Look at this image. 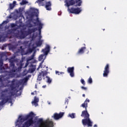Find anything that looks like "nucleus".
<instances>
[{"instance_id":"nucleus-1","label":"nucleus","mask_w":127,"mask_h":127,"mask_svg":"<svg viewBox=\"0 0 127 127\" xmlns=\"http://www.w3.org/2000/svg\"><path fill=\"white\" fill-rule=\"evenodd\" d=\"M81 117L84 118L82 120V124L84 127L87 126L88 127H92L93 126V122L90 119V114L88 113L87 109L82 111Z\"/></svg>"},{"instance_id":"nucleus-2","label":"nucleus","mask_w":127,"mask_h":127,"mask_svg":"<svg viewBox=\"0 0 127 127\" xmlns=\"http://www.w3.org/2000/svg\"><path fill=\"white\" fill-rule=\"evenodd\" d=\"M38 31L37 28H28V31H21L19 33L16 35V37L18 39H24L28 36L31 35L33 33Z\"/></svg>"},{"instance_id":"nucleus-3","label":"nucleus","mask_w":127,"mask_h":127,"mask_svg":"<svg viewBox=\"0 0 127 127\" xmlns=\"http://www.w3.org/2000/svg\"><path fill=\"white\" fill-rule=\"evenodd\" d=\"M5 56V53L3 52H0V70H1L2 73H7L8 71L6 70L8 67L3 66V61L2 60L3 57Z\"/></svg>"},{"instance_id":"nucleus-4","label":"nucleus","mask_w":127,"mask_h":127,"mask_svg":"<svg viewBox=\"0 0 127 127\" xmlns=\"http://www.w3.org/2000/svg\"><path fill=\"white\" fill-rule=\"evenodd\" d=\"M9 62L10 63L9 68L10 69V71L8 73H11L16 72V67L14 64V58L11 57L9 59Z\"/></svg>"},{"instance_id":"nucleus-5","label":"nucleus","mask_w":127,"mask_h":127,"mask_svg":"<svg viewBox=\"0 0 127 127\" xmlns=\"http://www.w3.org/2000/svg\"><path fill=\"white\" fill-rule=\"evenodd\" d=\"M48 67L46 66V70L42 71L40 72L38 75L37 80L39 81H41L42 80V76L43 79H45V76H47L48 74Z\"/></svg>"},{"instance_id":"nucleus-6","label":"nucleus","mask_w":127,"mask_h":127,"mask_svg":"<svg viewBox=\"0 0 127 127\" xmlns=\"http://www.w3.org/2000/svg\"><path fill=\"white\" fill-rule=\"evenodd\" d=\"M54 123L53 121L50 120L45 121L39 127H54Z\"/></svg>"},{"instance_id":"nucleus-7","label":"nucleus","mask_w":127,"mask_h":127,"mask_svg":"<svg viewBox=\"0 0 127 127\" xmlns=\"http://www.w3.org/2000/svg\"><path fill=\"white\" fill-rule=\"evenodd\" d=\"M68 10L70 13L74 14H79L82 11V9L79 7H71L70 8H68Z\"/></svg>"},{"instance_id":"nucleus-8","label":"nucleus","mask_w":127,"mask_h":127,"mask_svg":"<svg viewBox=\"0 0 127 127\" xmlns=\"http://www.w3.org/2000/svg\"><path fill=\"white\" fill-rule=\"evenodd\" d=\"M64 114V112H60L59 114L58 113H55L54 115L52 116V118H53L55 120H59L63 117Z\"/></svg>"},{"instance_id":"nucleus-9","label":"nucleus","mask_w":127,"mask_h":127,"mask_svg":"<svg viewBox=\"0 0 127 127\" xmlns=\"http://www.w3.org/2000/svg\"><path fill=\"white\" fill-rule=\"evenodd\" d=\"M8 101H10V103H12V99L11 98H9L8 96H5V98H2V100L0 102V106H3Z\"/></svg>"},{"instance_id":"nucleus-10","label":"nucleus","mask_w":127,"mask_h":127,"mask_svg":"<svg viewBox=\"0 0 127 127\" xmlns=\"http://www.w3.org/2000/svg\"><path fill=\"white\" fill-rule=\"evenodd\" d=\"M34 121L32 118L27 119V120L23 124L25 127H30L34 125Z\"/></svg>"},{"instance_id":"nucleus-11","label":"nucleus","mask_w":127,"mask_h":127,"mask_svg":"<svg viewBox=\"0 0 127 127\" xmlns=\"http://www.w3.org/2000/svg\"><path fill=\"white\" fill-rule=\"evenodd\" d=\"M109 72H110L109 64H107L105 66L104 70L103 71V77H107Z\"/></svg>"},{"instance_id":"nucleus-12","label":"nucleus","mask_w":127,"mask_h":127,"mask_svg":"<svg viewBox=\"0 0 127 127\" xmlns=\"http://www.w3.org/2000/svg\"><path fill=\"white\" fill-rule=\"evenodd\" d=\"M51 47L49 45H47L45 48L42 49V52L44 53V55L47 56L50 52Z\"/></svg>"},{"instance_id":"nucleus-13","label":"nucleus","mask_w":127,"mask_h":127,"mask_svg":"<svg viewBox=\"0 0 127 127\" xmlns=\"http://www.w3.org/2000/svg\"><path fill=\"white\" fill-rule=\"evenodd\" d=\"M67 71L69 73L70 77H74V66L67 67Z\"/></svg>"},{"instance_id":"nucleus-14","label":"nucleus","mask_w":127,"mask_h":127,"mask_svg":"<svg viewBox=\"0 0 127 127\" xmlns=\"http://www.w3.org/2000/svg\"><path fill=\"white\" fill-rule=\"evenodd\" d=\"M78 3V0H69L66 2V5L67 7L75 5V4Z\"/></svg>"},{"instance_id":"nucleus-15","label":"nucleus","mask_w":127,"mask_h":127,"mask_svg":"<svg viewBox=\"0 0 127 127\" xmlns=\"http://www.w3.org/2000/svg\"><path fill=\"white\" fill-rule=\"evenodd\" d=\"M52 2L51 1H46L45 4V8L47 10L50 11L52 10Z\"/></svg>"},{"instance_id":"nucleus-16","label":"nucleus","mask_w":127,"mask_h":127,"mask_svg":"<svg viewBox=\"0 0 127 127\" xmlns=\"http://www.w3.org/2000/svg\"><path fill=\"white\" fill-rule=\"evenodd\" d=\"M15 85V80L13 79L11 81V84L10 85V88L11 91H16V92H18V91L16 89V87L14 86Z\"/></svg>"},{"instance_id":"nucleus-17","label":"nucleus","mask_w":127,"mask_h":127,"mask_svg":"<svg viewBox=\"0 0 127 127\" xmlns=\"http://www.w3.org/2000/svg\"><path fill=\"white\" fill-rule=\"evenodd\" d=\"M85 50H86V47H82L79 49L77 53V55H81L85 53Z\"/></svg>"},{"instance_id":"nucleus-18","label":"nucleus","mask_w":127,"mask_h":127,"mask_svg":"<svg viewBox=\"0 0 127 127\" xmlns=\"http://www.w3.org/2000/svg\"><path fill=\"white\" fill-rule=\"evenodd\" d=\"M90 102V100H89L88 98H87L83 103L81 104V107L83 108H85V109H87V108H88V103Z\"/></svg>"},{"instance_id":"nucleus-19","label":"nucleus","mask_w":127,"mask_h":127,"mask_svg":"<svg viewBox=\"0 0 127 127\" xmlns=\"http://www.w3.org/2000/svg\"><path fill=\"white\" fill-rule=\"evenodd\" d=\"M28 119H26V116H20L17 120V122L23 123L25 121H27Z\"/></svg>"},{"instance_id":"nucleus-20","label":"nucleus","mask_w":127,"mask_h":127,"mask_svg":"<svg viewBox=\"0 0 127 127\" xmlns=\"http://www.w3.org/2000/svg\"><path fill=\"white\" fill-rule=\"evenodd\" d=\"M35 116V114L33 112H31L29 113V114L26 115V119H27V120L30 119H32V120H33L34 116Z\"/></svg>"},{"instance_id":"nucleus-21","label":"nucleus","mask_w":127,"mask_h":127,"mask_svg":"<svg viewBox=\"0 0 127 127\" xmlns=\"http://www.w3.org/2000/svg\"><path fill=\"white\" fill-rule=\"evenodd\" d=\"M39 102V99L36 96L34 97V101H32V104H34L36 106H38V103Z\"/></svg>"},{"instance_id":"nucleus-22","label":"nucleus","mask_w":127,"mask_h":127,"mask_svg":"<svg viewBox=\"0 0 127 127\" xmlns=\"http://www.w3.org/2000/svg\"><path fill=\"white\" fill-rule=\"evenodd\" d=\"M35 56V53H33L30 57H29L27 59V62H30L32 60H34Z\"/></svg>"},{"instance_id":"nucleus-23","label":"nucleus","mask_w":127,"mask_h":127,"mask_svg":"<svg viewBox=\"0 0 127 127\" xmlns=\"http://www.w3.org/2000/svg\"><path fill=\"white\" fill-rule=\"evenodd\" d=\"M7 92H8L7 89H5L4 90H2L1 93V97L4 98L5 97V94H4V93H6Z\"/></svg>"},{"instance_id":"nucleus-24","label":"nucleus","mask_w":127,"mask_h":127,"mask_svg":"<svg viewBox=\"0 0 127 127\" xmlns=\"http://www.w3.org/2000/svg\"><path fill=\"white\" fill-rule=\"evenodd\" d=\"M42 40H39L38 41L36 42V45L37 47H41L42 45Z\"/></svg>"},{"instance_id":"nucleus-25","label":"nucleus","mask_w":127,"mask_h":127,"mask_svg":"<svg viewBox=\"0 0 127 127\" xmlns=\"http://www.w3.org/2000/svg\"><path fill=\"white\" fill-rule=\"evenodd\" d=\"M46 78H47V83L48 84H51L52 82V79L48 76H46Z\"/></svg>"},{"instance_id":"nucleus-26","label":"nucleus","mask_w":127,"mask_h":127,"mask_svg":"<svg viewBox=\"0 0 127 127\" xmlns=\"http://www.w3.org/2000/svg\"><path fill=\"white\" fill-rule=\"evenodd\" d=\"M37 123L38 124H42L43 123H44V120L43 118H40L37 121Z\"/></svg>"},{"instance_id":"nucleus-27","label":"nucleus","mask_w":127,"mask_h":127,"mask_svg":"<svg viewBox=\"0 0 127 127\" xmlns=\"http://www.w3.org/2000/svg\"><path fill=\"white\" fill-rule=\"evenodd\" d=\"M75 113H71V114H69L68 116L71 118V119H74L75 118Z\"/></svg>"},{"instance_id":"nucleus-28","label":"nucleus","mask_w":127,"mask_h":127,"mask_svg":"<svg viewBox=\"0 0 127 127\" xmlns=\"http://www.w3.org/2000/svg\"><path fill=\"white\" fill-rule=\"evenodd\" d=\"M29 80L28 77H26L22 80V82L26 83Z\"/></svg>"},{"instance_id":"nucleus-29","label":"nucleus","mask_w":127,"mask_h":127,"mask_svg":"<svg viewBox=\"0 0 127 127\" xmlns=\"http://www.w3.org/2000/svg\"><path fill=\"white\" fill-rule=\"evenodd\" d=\"M28 3V1L26 0H22V2H20V5H24Z\"/></svg>"},{"instance_id":"nucleus-30","label":"nucleus","mask_w":127,"mask_h":127,"mask_svg":"<svg viewBox=\"0 0 127 127\" xmlns=\"http://www.w3.org/2000/svg\"><path fill=\"white\" fill-rule=\"evenodd\" d=\"M36 21H37V25H38V26L42 25V23L40 22V21L39 20V18L38 17L37 18Z\"/></svg>"},{"instance_id":"nucleus-31","label":"nucleus","mask_w":127,"mask_h":127,"mask_svg":"<svg viewBox=\"0 0 127 127\" xmlns=\"http://www.w3.org/2000/svg\"><path fill=\"white\" fill-rule=\"evenodd\" d=\"M21 84V82L19 81H17L15 83L16 87L19 88L20 86V84Z\"/></svg>"},{"instance_id":"nucleus-32","label":"nucleus","mask_w":127,"mask_h":127,"mask_svg":"<svg viewBox=\"0 0 127 127\" xmlns=\"http://www.w3.org/2000/svg\"><path fill=\"white\" fill-rule=\"evenodd\" d=\"M88 83L89 84H92V83H93V80L92 79V77H91V76H90V77L88 78Z\"/></svg>"},{"instance_id":"nucleus-33","label":"nucleus","mask_w":127,"mask_h":127,"mask_svg":"<svg viewBox=\"0 0 127 127\" xmlns=\"http://www.w3.org/2000/svg\"><path fill=\"white\" fill-rule=\"evenodd\" d=\"M44 55H41L39 57V61H42L43 60Z\"/></svg>"},{"instance_id":"nucleus-34","label":"nucleus","mask_w":127,"mask_h":127,"mask_svg":"<svg viewBox=\"0 0 127 127\" xmlns=\"http://www.w3.org/2000/svg\"><path fill=\"white\" fill-rule=\"evenodd\" d=\"M77 1H78V3L76 5V6H81V5L82 4V0H78Z\"/></svg>"},{"instance_id":"nucleus-35","label":"nucleus","mask_w":127,"mask_h":127,"mask_svg":"<svg viewBox=\"0 0 127 127\" xmlns=\"http://www.w3.org/2000/svg\"><path fill=\"white\" fill-rule=\"evenodd\" d=\"M43 24H41V25H39V34H41V30L43 28Z\"/></svg>"},{"instance_id":"nucleus-36","label":"nucleus","mask_w":127,"mask_h":127,"mask_svg":"<svg viewBox=\"0 0 127 127\" xmlns=\"http://www.w3.org/2000/svg\"><path fill=\"white\" fill-rule=\"evenodd\" d=\"M33 50H34L32 48H29L27 51L29 53H32L33 52Z\"/></svg>"},{"instance_id":"nucleus-37","label":"nucleus","mask_w":127,"mask_h":127,"mask_svg":"<svg viewBox=\"0 0 127 127\" xmlns=\"http://www.w3.org/2000/svg\"><path fill=\"white\" fill-rule=\"evenodd\" d=\"M63 73H64L63 72H60L58 70H56V74H58V75H60V74H62Z\"/></svg>"},{"instance_id":"nucleus-38","label":"nucleus","mask_w":127,"mask_h":127,"mask_svg":"<svg viewBox=\"0 0 127 127\" xmlns=\"http://www.w3.org/2000/svg\"><path fill=\"white\" fill-rule=\"evenodd\" d=\"M81 83L83 85H85L86 84V82H85V80H84V79H81Z\"/></svg>"},{"instance_id":"nucleus-39","label":"nucleus","mask_w":127,"mask_h":127,"mask_svg":"<svg viewBox=\"0 0 127 127\" xmlns=\"http://www.w3.org/2000/svg\"><path fill=\"white\" fill-rule=\"evenodd\" d=\"M29 71L31 73H33L35 71V68H31L29 69Z\"/></svg>"},{"instance_id":"nucleus-40","label":"nucleus","mask_w":127,"mask_h":127,"mask_svg":"<svg viewBox=\"0 0 127 127\" xmlns=\"http://www.w3.org/2000/svg\"><path fill=\"white\" fill-rule=\"evenodd\" d=\"M9 7L10 9H13L14 7V5L13 4H10Z\"/></svg>"},{"instance_id":"nucleus-41","label":"nucleus","mask_w":127,"mask_h":127,"mask_svg":"<svg viewBox=\"0 0 127 127\" xmlns=\"http://www.w3.org/2000/svg\"><path fill=\"white\" fill-rule=\"evenodd\" d=\"M29 64V62L27 60L26 63L25 64V67H27Z\"/></svg>"},{"instance_id":"nucleus-42","label":"nucleus","mask_w":127,"mask_h":127,"mask_svg":"<svg viewBox=\"0 0 127 127\" xmlns=\"http://www.w3.org/2000/svg\"><path fill=\"white\" fill-rule=\"evenodd\" d=\"M22 67H23V64H22L21 63V64H20V65L18 67V69L19 70H20V69H21L22 68Z\"/></svg>"},{"instance_id":"nucleus-43","label":"nucleus","mask_w":127,"mask_h":127,"mask_svg":"<svg viewBox=\"0 0 127 127\" xmlns=\"http://www.w3.org/2000/svg\"><path fill=\"white\" fill-rule=\"evenodd\" d=\"M15 26H16L15 24H14V23H11V28H14V27H15Z\"/></svg>"},{"instance_id":"nucleus-44","label":"nucleus","mask_w":127,"mask_h":127,"mask_svg":"<svg viewBox=\"0 0 127 127\" xmlns=\"http://www.w3.org/2000/svg\"><path fill=\"white\" fill-rule=\"evenodd\" d=\"M81 88L83 90H87V87H84V86H81Z\"/></svg>"},{"instance_id":"nucleus-45","label":"nucleus","mask_w":127,"mask_h":127,"mask_svg":"<svg viewBox=\"0 0 127 127\" xmlns=\"http://www.w3.org/2000/svg\"><path fill=\"white\" fill-rule=\"evenodd\" d=\"M33 27V25L32 24H29V25L28 26L29 28H32Z\"/></svg>"},{"instance_id":"nucleus-46","label":"nucleus","mask_w":127,"mask_h":127,"mask_svg":"<svg viewBox=\"0 0 127 127\" xmlns=\"http://www.w3.org/2000/svg\"><path fill=\"white\" fill-rule=\"evenodd\" d=\"M10 94L11 96H14V94L13 93V92H10Z\"/></svg>"},{"instance_id":"nucleus-47","label":"nucleus","mask_w":127,"mask_h":127,"mask_svg":"<svg viewBox=\"0 0 127 127\" xmlns=\"http://www.w3.org/2000/svg\"><path fill=\"white\" fill-rule=\"evenodd\" d=\"M2 23V24H4V23L7 24V21H3Z\"/></svg>"},{"instance_id":"nucleus-48","label":"nucleus","mask_w":127,"mask_h":127,"mask_svg":"<svg viewBox=\"0 0 127 127\" xmlns=\"http://www.w3.org/2000/svg\"><path fill=\"white\" fill-rule=\"evenodd\" d=\"M46 87H47V85H43V86H42V87H43V88H46Z\"/></svg>"},{"instance_id":"nucleus-49","label":"nucleus","mask_w":127,"mask_h":127,"mask_svg":"<svg viewBox=\"0 0 127 127\" xmlns=\"http://www.w3.org/2000/svg\"><path fill=\"white\" fill-rule=\"evenodd\" d=\"M38 1L39 2H41L44 1L45 0H38Z\"/></svg>"},{"instance_id":"nucleus-50","label":"nucleus","mask_w":127,"mask_h":127,"mask_svg":"<svg viewBox=\"0 0 127 127\" xmlns=\"http://www.w3.org/2000/svg\"><path fill=\"white\" fill-rule=\"evenodd\" d=\"M2 81V78L1 77H0V82Z\"/></svg>"},{"instance_id":"nucleus-51","label":"nucleus","mask_w":127,"mask_h":127,"mask_svg":"<svg viewBox=\"0 0 127 127\" xmlns=\"http://www.w3.org/2000/svg\"><path fill=\"white\" fill-rule=\"evenodd\" d=\"M36 17H38V12H36Z\"/></svg>"},{"instance_id":"nucleus-52","label":"nucleus","mask_w":127,"mask_h":127,"mask_svg":"<svg viewBox=\"0 0 127 127\" xmlns=\"http://www.w3.org/2000/svg\"><path fill=\"white\" fill-rule=\"evenodd\" d=\"M31 95H35L34 92H31Z\"/></svg>"},{"instance_id":"nucleus-53","label":"nucleus","mask_w":127,"mask_h":127,"mask_svg":"<svg viewBox=\"0 0 127 127\" xmlns=\"http://www.w3.org/2000/svg\"><path fill=\"white\" fill-rule=\"evenodd\" d=\"M13 4H16V1H13Z\"/></svg>"},{"instance_id":"nucleus-54","label":"nucleus","mask_w":127,"mask_h":127,"mask_svg":"<svg viewBox=\"0 0 127 127\" xmlns=\"http://www.w3.org/2000/svg\"><path fill=\"white\" fill-rule=\"evenodd\" d=\"M36 11L38 12V9H35L34 12H36Z\"/></svg>"},{"instance_id":"nucleus-55","label":"nucleus","mask_w":127,"mask_h":127,"mask_svg":"<svg viewBox=\"0 0 127 127\" xmlns=\"http://www.w3.org/2000/svg\"><path fill=\"white\" fill-rule=\"evenodd\" d=\"M82 96H83V97H85V94H82Z\"/></svg>"},{"instance_id":"nucleus-56","label":"nucleus","mask_w":127,"mask_h":127,"mask_svg":"<svg viewBox=\"0 0 127 127\" xmlns=\"http://www.w3.org/2000/svg\"><path fill=\"white\" fill-rule=\"evenodd\" d=\"M68 104V101H66L65 102V104Z\"/></svg>"},{"instance_id":"nucleus-57","label":"nucleus","mask_w":127,"mask_h":127,"mask_svg":"<svg viewBox=\"0 0 127 127\" xmlns=\"http://www.w3.org/2000/svg\"><path fill=\"white\" fill-rule=\"evenodd\" d=\"M93 127H97V125L95 124Z\"/></svg>"},{"instance_id":"nucleus-58","label":"nucleus","mask_w":127,"mask_h":127,"mask_svg":"<svg viewBox=\"0 0 127 127\" xmlns=\"http://www.w3.org/2000/svg\"><path fill=\"white\" fill-rule=\"evenodd\" d=\"M34 93H37V91H36V90H35V91H34Z\"/></svg>"},{"instance_id":"nucleus-59","label":"nucleus","mask_w":127,"mask_h":127,"mask_svg":"<svg viewBox=\"0 0 127 127\" xmlns=\"http://www.w3.org/2000/svg\"><path fill=\"white\" fill-rule=\"evenodd\" d=\"M21 127H26L23 124Z\"/></svg>"},{"instance_id":"nucleus-60","label":"nucleus","mask_w":127,"mask_h":127,"mask_svg":"<svg viewBox=\"0 0 127 127\" xmlns=\"http://www.w3.org/2000/svg\"><path fill=\"white\" fill-rule=\"evenodd\" d=\"M25 58H22V60H25Z\"/></svg>"},{"instance_id":"nucleus-61","label":"nucleus","mask_w":127,"mask_h":127,"mask_svg":"<svg viewBox=\"0 0 127 127\" xmlns=\"http://www.w3.org/2000/svg\"><path fill=\"white\" fill-rule=\"evenodd\" d=\"M42 38V36H40L39 39L41 40Z\"/></svg>"},{"instance_id":"nucleus-62","label":"nucleus","mask_w":127,"mask_h":127,"mask_svg":"<svg viewBox=\"0 0 127 127\" xmlns=\"http://www.w3.org/2000/svg\"><path fill=\"white\" fill-rule=\"evenodd\" d=\"M86 67L88 68H89V66H87Z\"/></svg>"},{"instance_id":"nucleus-63","label":"nucleus","mask_w":127,"mask_h":127,"mask_svg":"<svg viewBox=\"0 0 127 127\" xmlns=\"http://www.w3.org/2000/svg\"><path fill=\"white\" fill-rule=\"evenodd\" d=\"M34 24H36V22H34Z\"/></svg>"},{"instance_id":"nucleus-64","label":"nucleus","mask_w":127,"mask_h":127,"mask_svg":"<svg viewBox=\"0 0 127 127\" xmlns=\"http://www.w3.org/2000/svg\"><path fill=\"white\" fill-rule=\"evenodd\" d=\"M9 18H11V16H9Z\"/></svg>"}]
</instances>
